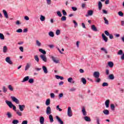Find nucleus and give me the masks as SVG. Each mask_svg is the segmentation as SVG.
Returning <instances> with one entry per match:
<instances>
[{"label":"nucleus","instance_id":"4","mask_svg":"<svg viewBox=\"0 0 124 124\" xmlns=\"http://www.w3.org/2000/svg\"><path fill=\"white\" fill-rule=\"evenodd\" d=\"M40 58L42 59V61L45 62H47V58L46 57V55L42 54L40 55Z\"/></svg>","mask_w":124,"mask_h":124},{"label":"nucleus","instance_id":"39","mask_svg":"<svg viewBox=\"0 0 124 124\" xmlns=\"http://www.w3.org/2000/svg\"><path fill=\"white\" fill-rule=\"evenodd\" d=\"M118 15L119 16H120L121 17H124V14H123V12H122V11H119L118 12Z\"/></svg>","mask_w":124,"mask_h":124},{"label":"nucleus","instance_id":"33","mask_svg":"<svg viewBox=\"0 0 124 124\" xmlns=\"http://www.w3.org/2000/svg\"><path fill=\"white\" fill-rule=\"evenodd\" d=\"M36 44L37 46H38V47H40V46H41V43H40L38 40L36 41Z\"/></svg>","mask_w":124,"mask_h":124},{"label":"nucleus","instance_id":"22","mask_svg":"<svg viewBox=\"0 0 124 124\" xmlns=\"http://www.w3.org/2000/svg\"><path fill=\"white\" fill-rule=\"evenodd\" d=\"M103 112L104 113V115H108L109 114V110L108 109H105L103 111Z\"/></svg>","mask_w":124,"mask_h":124},{"label":"nucleus","instance_id":"31","mask_svg":"<svg viewBox=\"0 0 124 124\" xmlns=\"http://www.w3.org/2000/svg\"><path fill=\"white\" fill-rule=\"evenodd\" d=\"M40 20L42 21L43 22L45 21V16L41 15L40 18Z\"/></svg>","mask_w":124,"mask_h":124},{"label":"nucleus","instance_id":"21","mask_svg":"<svg viewBox=\"0 0 124 124\" xmlns=\"http://www.w3.org/2000/svg\"><path fill=\"white\" fill-rule=\"evenodd\" d=\"M108 65L110 68H112L114 66V63L112 62H108Z\"/></svg>","mask_w":124,"mask_h":124},{"label":"nucleus","instance_id":"56","mask_svg":"<svg viewBox=\"0 0 124 124\" xmlns=\"http://www.w3.org/2000/svg\"><path fill=\"white\" fill-rule=\"evenodd\" d=\"M50 97L51 98H55V94H54V93H50Z\"/></svg>","mask_w":124,"mask_h":124},{"label":"nucleus","instance_id":"15","mask_svg":"<svg viewBox=\"0 0 124 124\" xmlns=\"http://www.w3.org/2000/svg\"><path fill=\"white\" fill-rule=\"evenodd\" d=\"M109 104H110V100H107L105 102V105H106V107L107 108H109Z\"/></svg>","mask_w":124,"mask_h":124},{"label":"nucleus","instance_id":"59","mask_svg":"<svg viewBox=\"0 0 124 124\" xmlns=\"http://www.w3.org/2000/svg\"><path fill=\"white\" fill-rule=\"evenodd\" d=\"M19 50L21 52H24V47L23 46L19 47Z\"/></svg>","mask_w":124,"mask_h":124},{"label":"nucleus","instance_id":"49","mask_svg":"<svg viewBox=\"0 0 124 124\" xmlns=\"http://www.w3.org/2000/svg\"><path fill=\"white\" fill-rule=\"evenodd\" d=\"M110 108L111 110H114L115 109V106L114 104H112L110 105Z\"/></svg>","mask_w":124,"mask_h":124},{"label":"nucleus","instance_id":"57","mask_svg":"<svg viewBox=\"0 0 124 124\" xmlns=\"http://www.w3.org/2000/svg\"><path fill=\"white\" fill-rule=\"evenodd\" d=\"M110 39H113L114 38V36L112 34H110L109 35H108Z\"/></svg>","mask_w":124,"mask_h":124},{"label":"nucleus","instance_id":"52","mask_svg":"<svg viewBox=\"0 0 124 124\" xmlns=\"http://www.w3.org/2000/svg\"><path fill=\"white\" fill-rule=\"evenodd\" d=\"M8 88H9V90H10V91H13V88L12 87V86H11V85H9L8 86Z\"/></svg>","mask_w":124,"mask_h":124},{"label":"nucleus","instance_id":"5","mask_svg":"<svg viewBox=\"0 0 124 124\" xmlns=\"http://www.w3.org/2000/svg\"><path fill=\"white\" fill-rule=\"evenodd\" d=\"M52 113V110H51V108L50 107H47L46 108V113L47 115H50Z\"/></svg>","mask_w":124,"mask_h":124},{"label":"nucleus","instance_id":"11","mask_svg":"<svg viewBox=\"0 0 124 124\" xmlns=\"http://www.w3.org/2000/svg\"><path fill=\"white\" fill-rule=\"evenodd\" d=\"M3 13L6 19H8V14H7V12L5 10H3Z\"/></svg>","mask_w":124,"mask_h":124},{"label":"nucleus","instance_id":"43","mask_svg":"<svg viewBox=\"0 0 124 124\" xmlns=\"http://www.w3.org/2000/svg\"><path fill=\"white\" fill-rule=\"evenodd\" d=\"M56 109L57 110H59V111H60V112H62V109L61 108H60V106H57L56 107Z\"/></svg>","mask_w":124,"mask_h":124},{"label":"nucleus","instance_id":"42","mask_svg":"<svg viewBox=\"0 0 124 124\" xmlns=\"http://www.w3.org/2000/svg\"><path fill=\"white\" fill-rule=\"evenodd\" d=\"M34 82V80L33 78H30L29 80V82L30 83V84H32Z\"/></svg>","mask_w":124,"mask_h":124},{"label":"nucleus","instance_id":"47","mask_svg":"<svg viewBox=\"0 0 124 124\" xmlns=\"http://www.w3.org/2000/svg\"><path fill=\"white\" fill-rule=\"evenodd\" d=\"M62 12L63 13V15H64V16H66V15H67V13H66V12L65 11V10H63L62 11Z\"/></svg>","mask_w":124,"mask_h":124},{"label":"nucleus","instance_id":"34","mask_svg":"<svg viewBox=\"0 0 124 124\" xmlns=\"http://www.w3.org/2000/svg\"><path fill=\"white\" fill-rule=\"evenodd\" d=\"M13 124H19V120H14L12 122Z\"/></svg>","mask_w":124,"mask_h":124},{"label":"nucleus","instance_id":"1","mask_svg":"<svg viewBox=\"0 0 124 124\" xmlns=\"http://www.w3.org/2000/svg\"><path fill=\"white\" fill-rule=\"evenodd\" d=\"M5 103H6L7 105H8V106H9L10 108H12L13 107V109L14 110H16V107L14 106V104H12V102H11V101L6 100Z\"/></svg>","mask_w":124,"mask_h":124},{"label":"nucleus","instance_id":"64","mask_svg":"<svg viewBox=\"0 0 124 124\" xmlns=\"http://www.w3.org/2000/svg\"><path fill=\"white\" fill-rule=\"evenodd\" d=\"M121 60H122V61H124V53H123V54L121 56Z\"/></svg>","mask_w":124,"mask_h":124},{"label":"nucleus","instance_id":"14","mask_svg":"<svg viewBox=\"0 0 124 124\" xmlns=\"http://www.w3.org/2000/svg\"><path fill=\"white\" fill-rule=\"evenodd\" d=\"M29 79H30V77L29 76L25 77L23 78V80L22 81V83H24L25 82H27V81H29Z\"/></svg>","mask_w":124,"mask_h":124},{"label":"nucleus","instance_id":"41","mask_svg":"<svg viewBox=\"0 0 124 124\" xmlns=\"http://www.w3.org/2000/svg\"><path fill=\"white\" fill-rule=\"evenodd\" d=\"M108 83L107 82H104L103 83L102 86V87H108Z\"/></svg>","mask_w":124,"mask_h":124},{"label":"nucleus","instance_id":"18","mask_svg":"<svg viewBox=\"0 0 124 124\" xmlns=\"http://www.w3.org/2000/svg\"><path fill=\"white\" fill-rule=\"evenodd\" d=\"M82 112L83 116H87V111H86V109L84 107H82Z\"/></svg>","mask_w":124,"mask_h":124},{"label":"nucleus","instance_id":"53","mask_svg":"<svg viewBox=\"0 0 124 124\" xmlns=\"http://www.w3.org/2000/svg\"><path fill=\"white\" fill-rule=\"evenodd\" d=\"M3 91L5 93H6V92H7V89H6V88H5V86L3 87Z\"/></svg>","mask_w":124,"mask_h":124},{"label":"nucleus","instance_id":"40","mask_svg":"<svg viewBox=\"0 0 124 124\" xmlns=\"http://www.w3.org/2000/svg\"><path fill=\"white\" fill-rule=\"evenodd\" d=\"M57 14L59 17H62V13H61L59 11H58L57 12Z\"/></svg>","mask_w":124,"mask_h":124},{"label":"nucleus","instance_id":"48","mask_svg":"<svg viewBox=\"0 0 124 124\" xmlns=\"http://www.w3.org/2000/svg\"><path fill=\"white\" fill-rule=\"evenodd\" d=\"M16 114L17 115H18V116H22V112H21V111L19 110L16 111Z\"/></svg>","mask_w":124,"mask_h":124},{"label":"nucleus","instance_id":"50","mask_svg":"<svg viewBox=\"0 0 124 124\" xmlns=\"http://www.w3.org/2000/svg\"><path fill=\"white\" fill-rule=\"evenodd\" d=\"M105 34L106 35H107V36H109L110 35V33H109L107 31H105Z\"/></svg>","mask_w":124,"mask_h":124},{"label":"nucleus","instance_id":"9","mask_svg":"<svg viewBox=\"0 0 124 124\" xmlns=\"http://www.w3.org/2000/svg\"><path fill=\"white\" fill-rule=\"evenodd\" d=\"M18 107H19V109L20 111H21V112H23V111H24V109H25V108L26 107V106L24 105H18Z\"/></svg>","mask_w":124,"mask_h":124},{"label":"nucleus","instance_id":"3","mask_svg":"<svg viewBox=\"0 0 124 124\" xmlns=\"http://www.w3.org/2000/svg\"><path fill=\"white\" fill-rule=\"evenodd\" d=\"M67 115L68 117H72V110H71V107H70L68 108Z\"/></svg>","mask_w":124,"mask_h":124},{"label":"nucleus","instance_id":"8","mask_svg":"<svg viewBox=\"0 0 124 124\" xmlns=\"http://www.w3.org/2000/svg\"><path fill=\"white\" fill-rule=\"evenodd\" d=\"M93 14V10H89L87 12V14L86 15V17H89V16H92Z\"/></svg>","mask_w":124,"mask_h":124},{"label":"nucleus","instance_id":"62","mask_svg":"<svg viewBox=\"0 0 124 124\" xmlns=\"http://www.w3.org/2000/svg\"><path fill=\"white\" fill-rule=\"evenodd\" d=\"M72 9L73 10V11H76V10H77V8L75 7H72Z\"/></svg>","mask_w":124,"mask_h":124},{"label":"nucleus","instance_id":"19","mask_svg":"<svg viewBox=\"0 0 124 124\" xmlns=\"http://www.w3.org/2000/svg\"><path fill=\"white\" fill-rule=\"evenodd\" d=\"M39 52H40V53H42V54H43V55H46V51L44 49L40 48V49H39Z\"/></svg>","mask_w":124,"mask_h":124},{"label":"nucleus","instance_id":"36","mask_svg":"<svg viewBox=\"0 0 124 124\" xmlns=\"http://www.w3.org/2000/svg\"><path fill=\"white\" fill-rule=\"evenodd\" d=\"M3 53H6L7 52V46H4L3 48Z\"/></svg>","mask_w":124,"mask_h":124},{"label":"nucleus","instance_id":"30","mask_svg":"<svg viewBox=\"0 0 124 124\" xmlns=\"http://www.w3.org/2000/svg\"><path fill=\"white\" fill-rule=\"evenodd\" d=\"M50 99H47L46 101V106H49V105H50Z\"/></svg>","mask_w":124,"mask_h":124},{"label":"nucleus","instance_id":"6","mask_svg":"<svg viewBox=\"0 0 124 124\" xmlns=\"http://www.w3.org/2000/svg\"><path fill=\"white\" fill-rule=\"evenodd\" d=\"M99 75H100V74L98 72H94L93 74L94 78H99Z\"/></svg>","mask_w":124,"mask_h":124},{"label":"nucleus","instance_id":"61","mask_svg":"<svg viewBox=\"0 0 124 124\" xmlns=\"http://www.w3.org/2000/svg\"><path fill=\"white\" fill-rule=\"evenodd\" d=\"M96 78V82H97V83H99V82H100V81H101V79H100V78Z\"/></svg>","mask_w":124,"mask_h":124},{"label":"nucleus","instance_id":"2","mask_svg":"<svg viewBox=\"0 0 124 124\" xmlns=\"http://www.w3.org/2000/svg\"><path fill=\"white\" fill-rule=\"evenodd\" d=\"M11 99L14 101V102H15L16 104H19L20 103V101L18 99H17L15 96H11Z\"/></svg>","mask_w":124,"mask_h":124},{"label":"nucleus","instance_id":"32","mask_svg":"<svg viewBox=\"0 0 124 124\" xmlns=\"http://www.w3.org/2000/svg\"><path fill=\"white\" fill-rule=\"evenodd\" d=\"M34 59L37 62H39V58H38V56L35 55L34 56Z\"/></svg>","mask_w":124,"mask_h":124},{"label":"nucleus","instance_id":"51","mask_svg":"<svg viewBox=\"0 0 124 124\" xmlns=\"http://www.w3.org/2000/svg\"><path fill=\"white\" fill-rule=\"evenodd\" d=\"M72 81H73V78H70L68 79V82H69V83H71Z\"/></svg>","mask_w":124,"mask_h":124},{"label":"nucleus","instance_id":"28","mask_svg":"<svg viewBox=\"0 0 124 124\" xmlns=\"http://www.w3.org/2000/svg\"><path fill=\"white\" fill-rule=\"evenodd\" d=\"M48 35L50 36V37H54V36H55L54 32L52 31H50L48 32Z\"/></svg>","mask_w":124,"mask_h":124},{"label":"nucleus","instance_id":"13","mask_svg":"<svg viewBox=\"0 0 124 124\" xmlns=\"http://www.w3.org/2000/svg\"><path fill=\"white\" fill-rule=\"evenodd\" d=\"M43 70L45 74H47V73H48V70L47 69V67H46V66H43Z\"/></svg>","mask_w":124,"mask_h":124},{"label":"nucleus","instance_id":"25","mask_svg":"<svg viewBox=\"0 0 124 124\" xmlns=\"http://www.w3.org/2000/svg\"><path fill=\"white\" fill-rule=\"evenodd\" d=\"M40 123L41 124H44V117H41L40 118Z\"/></svg>","mask_w":124,"mask_h":124},{"label":"nucleus","instance_id":"26","mask_svg":"<svg viewBox=\"0 0 124 124\" xmlns=\"http://www.w3.org/2000/svg\"><path fill=\"white\" fill-rule=\"evenodd\" d=\"M81 82L83 83V85H86V84H87V80L84 78H81Z\"/></svg>","mask_w":124,"mask_h":124},{"label":"nucleus","instance_id":"38","mask_svg":"<svg viewBox=\"0 0 124 124\" xmlns=\"http://www.w3.org/2000/svg\"><path fill=\"white\" fill-rule=\"evenodd\" d=\"M123 54H124V52L122 49L119 50L117 53V55H123Z\"/></svg>","mask_w":124,"mask_h":124},{"label":"nucleus","instance_id":"16","mask_svg":"<svg viewBox=\"0 0 124 124\" xmlns=\"http://www.w3.org/2000/svg\"><path fill=\"white\" fill-rule=\"evenodd\" d=\"M56 119L57 120L58 123L60 124H63V122L62 121V119H61L59 116H56Z\"/></svg>","mask_w":124,"mask_h":124},{"label":"nucleus","instance_id":"23","mask_svg":"<svg viewBox=\"0 0 124 124\" xmlns=\"http://www.w3.org/2000/svg\"><path fill=\"white\" fill-rule=\"evenodd\" d=\"M7 116L8 118V119H11V118H12V114L11 113V112H8L7 113Z\"/></svg>","mask_w":124,"mask_h":124},{"label":"nucleus","instance_id":"20","mask_svg":"<svg viewBox=\"0 0 124 124\" xmlns=\"http://www.w3.org/2000/svg\"><path fill=\"white\" fill-rule=\"evenodd\" d=\"M49 119L50 123H53V122H54V118H53V115H52V114L49 115Z\"/></svg>","mask_w":124,"mask_h":124},{"label":"nucleus","instance_id":"10","mask_svg":"<svg viewBox=\"0 0 124 124\" xmlns=\"http://www.w3.org/2000/svg\"><path fill=\"white\" fill-rule=\"evenodd\" d=\"M102 37L103 40L105 42H107V41H108V38L107 36H106V35H105V34H104V33L102 34Z\"/></svg>","mask_w":124,"mask_h":124},{"label":"nucleus","instance_id":"7","mask_svg":"<svg viewBox=\"0 0 124 124\" xmlns=\"http://www.w3.org/2000/svg\"><path fill=\"white\" fill-rule=\"evenodd\" d=\"M5 61L6 62H8V63H9V64H13V62L10 60V57H7L5 59Z\"/></svg>","mask_w":124,"mask_h":124},{"label":"nucleus","instance_id":"55","mask_svg":"<svg viewBox=\"0 0 124 124\" xmlns=\"http://www.w3.org/2000/svg\"><path fill=\"white\" fill-rule=\"evenodd\" d=\"M76 89L75 88H72L70 89V92H75Z\"/></svg>","mask_w":124,"mask_h":124},{"label":"nucleus","instance_id":"12","mask_svg":"<svg viewBox=\"0 0 124 124\" xmlns=\"http://www.w3.org/2000/svg\"><path fill=\"white\" fill-rule=\"evenodd\" d=\"M51 59L55 63H59V62H60V61L59 60H56V58H55L54 56H52Z\"/></svg>","mask_w":124,"mask_h":124},{"label":"nucleus","instance_id":"60","mask_svg":"<svg viewBox=\"0 0 124 124\" xmlns=\"http://www.w3.org/2000/svg\"><path fill=\"white\" fill-rule=\"evenodd\" d=\"M47 4H51V0H46Z\"/></svg>","mask_w":124,"mask_h":124},{"label":"nucleus","instance_id":"35","mask_svg":"<svg viewBox=\"0 0 124 124\" xmlns=\"http://www.w3.org/2000/svg\"><path fill=\"white\" fill-rule=\"evenodd\" d=\"M104 20L105 21V24L106 25H109V21L107 19H106V17H104Z\"/></svg>","mask_w":124,"mask_h":124},{"label":"nucleus","instance_id":"58","mask_svg":"<svg viewBox=\"0 0 124 124\" xmlns=\"http://www.w3.org/2000/svg\"><path fill=\"white\" fill-rule=\"evenodd\" d=\"M21 124H28V121H27V120L23 121L22 122Z\"/></svg>","mask_w":124,"mask_h":124},{"label":"nucleus","instance_id":"46","mask_svg":"<svg viewBox=\"0 0 124 124\" xmlns=\"http://www.w3.org/2000/svg\"><path fill=\"white\" fill-rule=\"evenodd\" d=\"M56 34L60 35V34H61V31H60V30H57L56 31Z\"/></svg>","mask_w":124,"mask_h":124},{"label":"nucleus","instance_id":"27","mask_svg":"<svg viewBox=\"0 0 124 124\" xmlns=\"http://www.w3.org/2000/svg\"><path fill=\"white\" fill-rule=\"evenodd\" d=\"M108 78L110 80H114V79H115V77L113 74H110L109 75Z\"/></svg>","mask_w":124,"mask_h":124},{"label":"nucleus","instance_id":"24","mask_svg":"<svg viewBox=\"0 0 124 124\" xmlns=\"http://www.w3.org/2000/svg\"><path fill=\"white\" fill-rule=\"evenodd\" d=\"M102 8V3H101V1H99L98 2L99 10H101Z\"/></svg>","mask_w":124,"mask_h":124},{"label":"nucleus","instance_id":"29","mask_svg":"<svg viewBox=\"0 0 124 124\" xmlns=\"http://www.w3.org/2000/svg\"><path fill=\"white\" fill-rule=\"evenodd\" d=\"M84 120L86 121V122H91V118L88 117V116H85L84 117Z\"/></svg>","mask_w":124,"mask_h":124},{"label":"nucleus","instance_id":"45","mask_svg":"<svg viewBox=\"0 0 124 124\" xmlns=\"http://www.w3.org/2000/svg\"><path fill=\"white\" fill-rule=\"evenodd\" d=\"M61 21H66V16H63L61 18Z\"/></svg>","mask_w":124,"mask_h":124},{"label":"nucleus","instance_id":"63","mask_svg":"<svg viewBox=\"0 0 124 124\" xmlns=\"http://www.w3.org/2000/svg\"><path fill=\"white\" fill-rule=\"evenodd\" d=\"M59 98H60L61 97H62V96H63V93H60L59 95Z\"/></svg>","mask_w":124,"mask_h":124},{"label":"nucleus","instance_id":"37","mask_svg":"<svg viewBox=\"0 0 124 124\" xmlns=\"http://www.w3.org/2000/svg\"><path fill=\"white\" fill-rule=\"evenodd\" d=\"M0 39L2 40H4V35L1 33H0Z\"/></svg>","mask_w":124,"mask_h":124},{"label":"nucleus","instance_id":"44","mask_svg":"<svg viewBox=\"0 0 124 124\" xmlns=\"http://www.w3.org/2000/svg\"><path fill=\"white\" fill-rule=\"evenodd\" d=\"M30 64L27 63L26 67H25V70L27 71L28 69L30 68Z\"/></svg>","mask_w":124,"mask_h":124},{"label":"nucleus","instance_id":"54","mask_svg":"<svg viewBox=\"0 0 124 124\" xmlns=\"http://www.w3.org/2000/svg\"><path fill=\"white\" fill-rule=\"evenodd\" d=\"M16 32H23V30L21 29H18L16 30Z\"/></svg>","mask_w":124,"mask_h":124},{"label":"nucleus","instance_id":"17","mask_svg":"<svg viewBox=\"0 0 124 124\" xmlns=\"http://www.w3.org/2000/svg\"><path fill=\"white\" fill-rule=\"evenodd\" d=\"M91 29L92 30V31H97V29L96 28L95 26L93 25H92L91 26Z\"/></svg>","mask_w":124,"mask_h":124}]
</instances>
